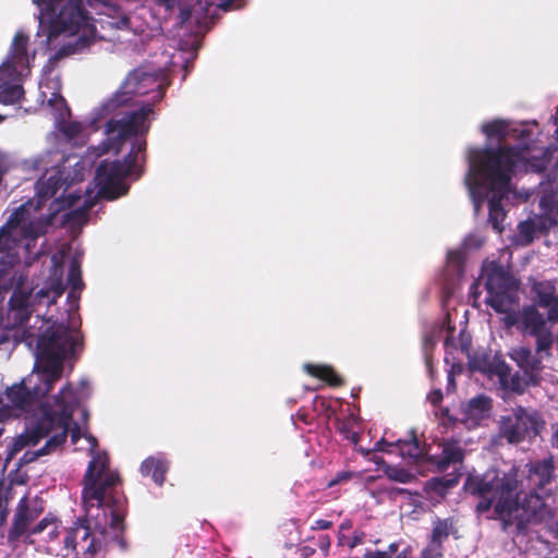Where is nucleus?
<instances>
[{
	"label": "nucleus",
	"mask_w": 558,
	"mask_h": 558,
	"mask_svg": "<svg viewBox=\"0 0 558 558\" xmlns=\"http://www.w3.org/2000/svg\"><path fill=\"white\" fill-rule=\"evenodd\" d=\"M71 437L78 450L89 452L92 461L83 481L85 523L72 527L64 543L71 549L82 545L83 550L93 554L110 542L119 541L124 529L125 509L123 502L109 492L118 476L109 470L106 454L96 453V438L78 427L72 429Z\"/></svg>",
	"instance_id": "1"
},
{
	"label": "nucleus",
	"mask_w": 558,
	"mask_h": 558,
	"mask_svg": "<svg viewBox=\"0 0 558 558\" xmlns=\"http://www.w3.org/2000/svg\"><path fill=\"white\" fill-rule=\"evenodd\" d=\"M37 339L36 360L32 373L7 390L0 403V420L20 416L61 378L63 361L76 344V335L62 324L45 322Z\"/></svg>",
	"instance_id": "2"
},
{
	"label": "nucleus",
	"mask_w": 558,
	"mask_h": 558,
	"mask_svg": "<svg viewBox=\"0 0 558 558\" xmlns=\"http://www.w3.org/2000/svg\"><path fill=\"white\" fill-rule=\"evenodd\" d=\"M522 159V149L518 146L500 145L497 148H470L468 150L469 171L465 178L470 195L477 210L485 199L483 180L492 196L488 198V222L493 229L502 233L506 210L502 201L510 193L511 177L517 163Z\"/></svg>",
	"instance_id": "3"
},
{
	"label": "nucleus",
	"mask_w": 558,
	"mask_h": 558,
	"mask_svg": "<svg viewBox=\"0 0 558 558\" xmlns=\"http://www.w3.org/2000/svg\"><path fill=\"white\" fill-rule=\"evenodd\" d=\"M464 489L482 496L476 511L486 514L488 519H500L505 523H517L521 527L525 523L542 522L550 517L538 495L531 494L519 502L514 470L508 473L489 470L483 476L470 475Z\"/></svg>",
	"instance_id": "4"
},
{
	"label": "nucleus",
	"mask_w": 558,
	"mask_h": 558,
	"mask_svg": "<svg viewBox=\"0 0 558 558\" xmlns=\"http://www.w3.org/2000/svg\"><path fill=\"white\" fill-rule=\"evenodd\" d=\"M81 198L74 193L68 197L56 198L50 205V215L46 220L33 221L25 205L19 206L10 215L8 221L0 228V279H24L16 277L15 268L22 259L38 257L40 252H34L39 236L45 235L47 227L53 221L58 211L65 210Z\"/></svg>",
	"instance_id": "5"
},
{
	"label": "nucleus",
	"mask_w": 558,
	"mask_h": 558,
	"mask_svg": "<svg viewBox=\"0 0 558 558\" xmlns=\"http://www.w3.org/2000/svg\"><path fill=\"white\" fill-rule=\"evenodd\" d=\"M75 410H80L84 420L86 411L80 409V400L71 385H65L41 404L31 418L25 433L13 440L12 452L25 447L36 446L40 439L49 437L41 453H48L65 440L66 432Z\"/></svg>",
	"instance_id": "6"
},
{
	"label": "nucleus",
	"mask_w": 558,
	"mask_h": 558,
	"mask_svg": "<svg viewBox=\"0 0 558 558\" xmlns=\"http://www.w3.org/2000/svg\"><path fill=\"white\" fill-rule=\"evenodd\" d=\"M88 0H66L60 8L59 13L51 21L50 37L68 33L77 35L74 43L62 45L51 57L53 62L74 54L88 46L96 34L94 20L85 9Z\"/></svg>",
	"instance_id": "7"
},
{
	"label": "nucleus",
	"mask_w": 558,
	"mask_h": 558,
	"mask_svg": "<svg viewBox=\"0 0 558 558\" xmlns=\"http://www.w3.org/2000/svg\"><path fill=\"white\" fill-rule=\"evenodd\" d=\"M146 146V140L136 138L130 153L122 160L105 159L98 165L95 180L101 198L114 201L129 192V185L123 180L131 175L136 180L141 178L143 168L137 166V159L138 155L143 154L142 160L145 161Z\"/></svg>",
	"instance_id": "8"
},
{
	"label": "nucleus",
	"mask_w": 558,
	"mask_h": 558,
	"mask_svg": "<svg viewBox=\"0 0 558 558\" xmlns=\"http://www.w3.org/2000/svg\"><path fill=\"white\" fill-rule=\"evenodd\" d=\"M544 420L534 410L515 408L500 420V434L511 444L537 436L544 428Z\"/></svg>",
	"instance_id": "9"
},
{
	"label": "nucleus",
	"mask_w": 558,
	"mask_h": 558,
	"mask_svg": "<svg viewBox=\"0 0 558 558\" xmlns=\"http://www.w3.org/2000/svg\"><path fill=\"white\" fill-rule=\"evenodd\" d=\"M154 113L151 104H145L137 110L126 111L120 118L107 121L105 131L108 136L120 143L137 135H145L150 128L149 117Z\"/></svg>",
	"instance_id": "10"
},
{
	"label": "nucleus",
	"mask_w": 558,
	"mask_h": 558,
	"mask_svg": "<svg viewBox=\"0 0 558 558\" xmlns=\"http://www.w3.org/2000/svg\"><path fill=\"white\" fill-rule=\"evenodd\" d=\"M157 84L156 77L143 69L131 71L116 94L104 104L107 113H113L118 108L129 105L133 96L145 95Z\"/></svg>",
	"instance_id": "11"
},
{
	"label": "nucleus",
	"mask_w": 558,
	"mask_h": 558,
	"mask_svg": "<svg viewBox=\"0 0 558 558\" xmlns=\"http://www.w3.org/2000/svg\"><path fill=\"white\" fill-rule=\"evenodd\" d=\"M243 7V0H219L214 8L210 1H197L193 7H182L179 14V24L181 27L195 24L199 31H208L215 24V17L211 10H221L223 12L238 10Z\"/></svg>",
	"instance_id": "12"
},
{
	"label": "nucleus",
	"mask_w": 558,
	"mask_h": 558,
	"mask_svg": "<svg viewBox=\"0 0 558 558\" xmlns=\"http://www.w3.org/2000/svg\"><path fill=\"white\" fill-rule=\"evenodd\" d=\"M543 236L547 246L558 247V220L548 215H535L518 225L517 244L530 245Z\"/></svg>",
	"instance_id": "13"
},
{
	"label": "nucleus",
	"mask_w": 558,
	"mask_h": 558,
	"mask_svg": "<svg viewBox=\"0 0 558 558\" xmlns=\"http://www.w3.org/2000/svg\"><path fill=\"white\" fill-rule=\"evenodd\" d=\"M487 303L499 313H508L519 300L517 281H485Z\"/></svg>",
	"instance_id": "14"
},
{
	"label": "nucleus",
	"mask_w": 558,
	"mask_h": 558,
	"mask_svg": "<svg viewBox=\"0 0 558 558\" xmlns=\"http://www.w3.org/2000/svg\"><path fill=\"white\" fill-rule=\"evenodd\" d=\"M25 282L26 281H21V284L17 287L11 299L12 310L21 312V315H23L24 312H27V310L33 307L36 303H44L46 299V304L54 302L56 298L61 294V290L59 288H54L51 291H45V289L41 288L34 293L29 287L24 284Z\"/></svg>",
	"instance_id": "15"
},
{
	"label": "nucleus",
	"mask_w": 558,
	"mask_h": 558,
	"mask_svg": "<svg viewBox=\"0 0 558 558\" xmlns=\"http://www.w3.org/2000/svg\"><path fill=\"white\" fill-rule=\"evenodd\" d=\"M505 323L507 326L518 325L522 332L530 335H536L546 329V319L535 305L524 307L518 314H507Z\"/></svg>",
	"instance_id": "16"
},
{
	"label": "nucleus",
	"mask_w": 558,
	"mask_h": 558,
	"mask_svg": "<svg viewBox=\"0 0 558 558\" xmlns=\"http://www.w3.org/2000/svg\"><path fill=\"white\" fill-rule=\"evenodd\" d=\"M490 408V400L488 398L483 396L473 398L461 407L460 420L468 428L475 427L488 417Z\"/></svg>",
	"instance_id": "17"
},
{
	"label": "nucleus",
	"mask_w": 558,
	"mask_h": 558,
	"mask_svg": "<svg viewBox=\"0 0 558 558\" xmlns=\"http://www.w3.org/2000/svg\"><path fill=\"white\" fill-rule=\"evenodd\" d=\"M468 270V256L462 250L447 251L442 279H463Z\"/></svg>",
	"instance_id": "18"
},
{
	"label": "nucleus",
	"mask_w": 558,
	"mask_h": 558,
	"mask_svg": "<svg viewBox=\"0 0 558 558\" xmlns=\"http://www.w3.org/2000/svg\"><path fill=\"white\" fill-rule=\"evenodd\" d=\"M544 281H535L533 291L536 293V305L547 308V320L550 323L558 322V295L550 289L543 287Z\"/></svg>",
	"instance_id": "19"
},
{
	"label": "nucleus",
	"mask_w": 558,
	"mask_h": 558,
	"mask_svg": "<svg viewBox=\"0 0 558 558\" xmlns=\"http://www.w3.org/2000/svg\"><path fill=\"white\" fill-rule=\"evenodd\" d=\"M554 464L551 459L531 464L529 480L533 486L543 487L553 477Z\"/></svg>",
	"instance_id": "20"
},
{
	"label": "nucleus",
	"mask_w": 558,
	"mask_h": 558,
	"mask_svg": "<svg viewBox=\"0 0 558 558\" xmlns=\"http://www.w3.org/2000/svg\"><path fill=\"white\" fill-rule=\"evenodd\" d=\"M476 279H513L509 266L497 259L486 258Z\"/></svg>",
	"instance_id": "21"
},
{
	"label": "nucleus",
	"mask_w": 558,
	"mask_h": 558,
	"mask_svg": "<svg viewBox=\"0 0 558 558\" xmlns=\"http://www.w3.org/2000/svg\"><path fill=\"white\" fill-rule=\"evenodd\" d=\"M510 356L526 374L532 375L541 368V362L535 359L526 348L520 347L513 349Z\"/></svg>",
	"instance_id": "22"
},
{
	"label": "nucleus",
	"mask_w": 558,
	"mask_h": 558,
	"mask_svg": "<svg viewBox=\"0 0 558 558\" xmlns=\"http://www.w3.org/2000/svg\"><path fill=\"white\" fill-rule=\"evenodd\" d=\"M33 519L34 514L28 511L27 498L23 497L19 504L11 535L13 537L20 536Z\"/></svg>",
	"instance_id": "23"
},
{
	"label": "nucleus",
	"mask_w": 558,
	"mask_h": 558,
	"mask_svg": "<svg viewBox=\"0 0 558 558\" xmlns=\"http://www.w3.org/2000/svg\"><path fill=\"white\" fill-rule=\"evenodd\" d=\"M166 470L167 466L165 462L155 458L146 459L141 466L142 474L146 476L151 475L154 481L159 485L163 483Z\"/></svg>",
	"instance_id": "24"
},
{
	"label": "nucleus",
	"mask_w": 558,
	"mask_h": 558,
	"mask_svg": "<svg viewBox=\"0 0 558 558\" xmlns=\"http://www.w3.org/2000/svg\"><path fill=\"white\" fill-rule=\"evenodd\" d=\"M304 369L312 376L320 378L330 385H339L341 383L338 375L333 372V369L327 365H314V364H305Z\"/></svg>",
	"instance_id": "25"
},
{
	"label": "nucleus",
	"mask_w": 558,
	"mask_h": 558,
	"mask_svg": "<svg viewBox=\"0 0 558 558\" xmlns=\"http://www.w3.org/2000/svg\"><path fill=\"white\" fill-rule=\"evenodd\" d=\"M509 124L505 120L496 119L483 124L482 132L490 138H497L502 142L507 138Z\"/></svg>",
	"instance_id": "26"
},
{
	"label": "nucleus",
	"mask_w": 558,
	"mask_h": 558,
	"mask_svg": "<svg viewBox=\"0 0 558 558\" xmlns=\"http://www.w3.org/2000/svg\"><path fill=\"white\" fill-rule=\"evenodd\" d=\"M24 89L20 84L4 83L0 85V104L14 105L21 100Z\"/></svg>",
	"instance_id": "27"
},
{
	"label": "nucleus",
	"mask_w": 558,
	"mask_h": 558,
	"mask_svg": "<svg viewBox=\"0 0 558 558\" xmlns=\"http://www.w3.org/2000/svg\"><path fill=\"white\" fill-rule=\"evenodd\" d=\"M62 186V179L59 175H51L41 182L37 189L39 201L53 198Z\"/></svg>",
	"instance_id": "28"
},
{
	"label": "nucleus",
	"mask_w": 558,
	"mask_h": 558,
	"mask_svg": "<svg viewBox=\"0 0 558 558\" xmlns=\"http://www.w3.org/2000/svg\"><path fill=\"white\" fill-rule=\"evenodd\" d=\"M28 36L17 32L11 46V58L14 63H21L27 57Z\"/></svg>",
	"instance_id": "29"
},
{
	"label": "nucleus",
	"mask_w": 558,
	"mask_h": 558,
	"mask_svg": "<svg viewBox=\"0 0 558 558\" xmlns=\"http://www.w3.org/2000/svg\"><path fill=\"white\" fill-rule=\"evenodd\" d=\"M463 458V452L457 444H445L441 451L439 468L446 469L450 463L460 462Z\"/></svg>",
	"instance_id": "30"
},
{
	"label": "nucleus",
	"mask_w": 558,
	"mask_h": 558,
	"mask_svg": "<svg viewBox=\"0 0 558 558\" xmlns=\"http://www.w3.org/2000/svg\"><path fill=\"white\" fill-rule=\"evenodd\" d=\"M551 162V153L548 149L542 151L541 156H532L526 160V168L533 172H544Z\"/></svg>",
	"instance_id": "31"
},
{
	"label": "nucleus",
	"mask_w": 558,
	"mask_h": 558,
	"mask_svg": "<svg viewBox=\"0 0 558 558\" xmlns=\"http://www.w3.org/2000/svg\"><path fill=\"white\" fill-rule=\"evenodd\" d=\"M90 207H92V203H88L80 208L71 209V210L66 211L63 215L62 222L63 223L72 222V223H76V225L86 223L88 220V210L90 209Z\"/></svg>",
	"instance_id": "32"
},
{
	"label": "nucleus",
	"mask_w": 558,
	"mask_h": 558,
	"mask_svg": "<svg viewBox=\"0 0 558 558\" xmlns=\"http://www.w3.org/2000/svg\"><path fill=\"white\" fill-rule=\"evenodd\" d=\"M397 446L400 450V453L403 457H408L411 459H418V458L423 457V450L415 439H412L409 441L398 440Z\"/></svg>",
	"instance_id": "33"
},
{
	"label": "nucleus",
	"mask_w": 558,
	"mask_h": 558,
	"mask_svg": "<svg viewBox=\"0 0 558 558\" xmlns=\"http://www.w3.org/2000/svg\"><path fill=\"white\" fill-rule=\"evenodd\" d=\"M66 255L64 252L51 256V274L48 279H62Z\"/></svg>",
	"instance_id": "34"
},
{
	"label": "nucleus",
	"mask_w": 558,
	"mask_h": 558,
	"mask_svg": "<svg viewBox=\"0 0 558 558\" xmlns=\"http://www.w3.org/2000/svg\"><path fill=\"white\" fill-rule=\"evenodd\" d=\"M538 206L543 211L542 215H548L554 218L558 216V202L555 199L554 195H543L539 199Z\"/></svg>",
	"instance_id": "35"
},
{
	"label": "nucleus",
	"mask_w": 558,
	"mask_h": 558,
	"mask_svg": "<svg viewBox=\"0 0 558 558\" xmlns=\"http://www.w3.org/2000/svg\"><path fill=\"white\" fill-rule=\"evenodd\" d=\"M451 531V523L448 521H438L434 525L433 533H432V539H434V545H437V542L442 543L444 539H446Z\"/></svg>",
	"instance_id": "36"
},
{
	"label": "nucleus",
	"mask_w": 558,
	"mask_h": 558,
	"mask_svg": "<svg viewBox=\"0 0 558 558\" xmlns=\"http://www.w3.org/2000/svg\"><path fill=\"white\" fill-rule=\"evenodd\" d=\"M484 244V239L476 234H469L466 235L462 243L460 244L457 250H462L464 252L465 256H468L469 250H478Z\"/></svg>",
	"instance_id": "37"
},
{
	"label": "nucleus",
	"mask_w": 558,
	"mask_h": 558,
	"mask_svg": "<svg viewBox=\"0 0 558 558\" xmlns=\"http://www.w3.org/2000/svg\"><path fill=\"white\" fill-rule=\"evenodd\" d=\"M82 258L78 254L70 258L66 279H82Z\"/></svg>",
	"instance_id": "38"
},
{
	"label": "nucleus",
	"mask_w": 558,
	"mask_h": 558,
	"mask_svg": "<svg viewBox=\"0 0 558 558\" xmlns=\"http://www.w3.org/2000/svg\"><path fill=\"white\" fill-rule=\"evenodd\" d=\"M537 337V351L548 350L553 343L551 333L544 329L539 333L535 335Z\"/></svg>",
	"instance_id": "39"
},
{
	"label": "nucleus",
	"mask_w": 558,
	"mask_h": 558,
	"mask_svg": "<svg viewBox=\"0 0 558 558\" xmlns=\"http://www.w3.org/2000/svg\"><path fill=\"white\" fill-rule=\"evenodd\" d=\"M48 530V535L53 537L58 534V524L54 521L43 520L34 530L35 533Z\"/></svg>",
	"instance_id": "40"
},
{
	"label": "nucleus",
	"mask_w": 558,
	"mask_h": 558,
	"mask_svg": "<svg viewBox=\"0 0 558 558\" xmlns=\"http://www.w3.org/2000/svg\"><path fill=\"white\" fill-rule=\"evenodd\" d=\"M387 474L390 478L396 480L401 483H407L412 478V475L404 470H397L393 468H389L387 470Z\"/></svg>",
	"instance_id": "41"
},
{
	"label": "nucleus",
	"mask_w": 558,
	"mask_h": 558,
	"mask_svg": "<svg viewBox=\"0 0 558 558\" xmlns=\"http://www.w3.org/2000/svg\"><path fill=\"white\" fill-rule=\"evenodd\" d=\"M82 131H83L82 124L80 122H76V121L69 122L63 128V133L69 138H74V137L78 136L82 133Z\"/></svg>",
	"instance_id": "42"
},
{
	"label": "nucleus",
	"mask_w": 558,
	"mask_h": 558,
	"mask_svg": "<svg viewBox=\"0 0 558 558\" xmlns=\"http://www.w3.org/2000/svg\"><path fill=\"white\" fill-rule=\"evenodd\" d=\"M440 547L441 543L437 542V545H434V539H430L429 545L423 550V558H437L440 556Z\"/></svg>",
	"instance_id": "43"
},
{
	"label": "nucleus",
	"mask_w": 558,
	"mask_h": 558,
	"mask_svg": "<svg viewBox=\"0 0 558 558\" xmlns=\"http://www.w3.org/2000/svg\"><path fill=\"white\" fill-rule=\"evenodd\" d=\"M38 7H45L47 11L56 12L61 0H32Z\"/></svg>",
	"instance_id": "44"
},
{
	"label": "nucleus",
	"mask_w": 558,
	"mask_h": 558,
	"mask_svg": "<svg viewBox=\"0 0 558 558\" xmlns=\"http://www.w3.org/2000/svg\"><path fill=\"white\" fill-rule=\"evenodd\" d=\"M364 557L365 558H389V553H386L385 550L367 551Z\"/></svg>",
	"instance_id": "45"
},
{
	"label": "nucleus",
	"mask_w": 558,
	"mask_h": 558,
	"mask_svg": "<svg viewBox=\"0 0 558 558\" xmlns=\"http://www.w3.org/2000/svg\"><path fill=\"white\" fill-rule=\"evenodd\" d=\"M442 398V395L439 390H436V391H433L429 396H428V399L429 401L433 403V404H437Z\"/></svg>",
	"instance_id": "46"
},
{
	"label": "nucleus",
	"mask_w": 558,
	"mask_h": 558,
	"mask_svg": "<svg viewBox=\"0 0 558 558\" xmlns=\"http://www.w3.org/2000/svg\"><path fill=\"white\" fill-rule=\"evenodd\" d=\"M399 548V544L398 543H392L389 545L388 549L385 550L386 553H389V558H391V556L398 550Z\"/></svg>",
	"instance_id": "47"
},
{
	"label": "nucleus",
	"mask_w": 558,
	"mask_h": 558,
	"mask_svg": "<svg viewBox=\"0 0 558 558\" xmlns=\"http://www.w3.org/2000/svg\"><path fill=\"white\" fill-rule=\"evenodd\" d=\"M433 485H434L435 490H437V492H439L440 494H442V492H444V486H442V482H441V481H435V482L433 483Z\"/></svg>",
	"instance_id": "48"
},
{
	"label": "nucleus",
	"mask_w": 558,
	"mask_h": 558,
	"mask_svg": "<svg viewBox=\"0 0 558 558\" xmlns=\"http://www.w3.org/2000/svg\"><path fill=\"white\" fill-rule=\"evenodd\" d=\"M384 445H385V441H384V440L378 441V442L376 444V449H377V450H385Z\"/></svg>",
	"instance_id": "49"
},
{
	"label": "nucleus",
	"mask_w": 558,
	"mask_h": 558,
	"mask_svg": "<svg viewBox=\"0 0 558 558\" xmlns=\"http://www.w3.org/2000/svg\"><path fill=\"white\" fill-rule=\"evenodd\" d=\"M554 438H555V441H556V444L558 446V425H557V428H556V430L554 433Z\"/></svg>",
	"instance_id": "50"
},
{
	"label": "nucleus",
	"mask_w": 558,
	"mask_h": 558,
	"mask_svg": "<svg viewBox=\"0 0 558 558\" xmlns=\"http://www.w3.org/2000/svg\"><path fill=\"white\" fill-rule=\"evenodd\" d=\"M397 558H407V553L402 551L401 554L398 555Z\"/></svg>",
	"instance_id": "51"
},
{
	"label": "nucleus",
	"mask_w": 558,
	"mask_h": 558,
	"mask_svg": "<svg viewBox=\"0 0 558 558\" xmlns=\"http://www.w3.org/2000/svg\"><path fill=\"white\" fill-rule=\"evenodd\" d=\"M328 526H329V523H327V522H322V527H325V529H326V527H328Z\"/></svg>",
	"instance_id": "52"
},
{
	"label": "nucleus",
	"mask_w": 558,
	"mask_h": 558,
	"mask_svg": "<svg viewBox=\"0 0 558 558\" xmlns=\"http://www.w3.org/2000/svg\"><path fill=\"white\" fill-rule=\"evenodd\" d=\"M556 124H557V129H556L555 133H556V135L558 137V118L556 119Z\"/></svg>",
	"instance_id": "53"
},
{
	"label": "nucleus",
	"mask_w": 558,
	"mask_h": 558,
	"mask_svg": "<svg viewBox=\"0 0 558 558\" xmlns=\"http://www.w3.org/2000/svg\"><path fill=\"white\" fill-rule=\"evenodd\" d=\"M531 380H532L533 383H536V379H535L533 376H531Z\"/></svg>",
	"instance_id": "54"
},
{
	"label": "nucleus",
	"mask_w": 558,
	"mask_h": 558,
	"mask_svg": "<svg viewBox=\"0 0 558 558\" xmlns=\"http://www.w3.org/2000/svg\"><path fill=\"white\" fill-rule=\"evenodd\" d=\"M0 300H3V295H2V292L0 291Z\"/></svg>",
	"instance_id": "55"
}]
</instances>
